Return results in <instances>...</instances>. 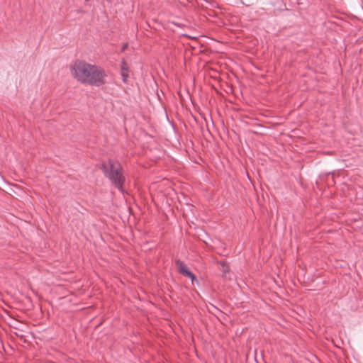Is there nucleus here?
<instances>
[{"mask_svg":"<svg viewBox=\"0 0 363 363\" xmlns=\"http://www.w3.org/2000/svg\"><path fill=\"white\" fill-rule=\"evenodd\" d=\"M72 77L82 84L101 86L106 83L107 74L101 67L84 60H77L70 67Z\"/></svg>","mask_w":363,"mask_h":363,"instance_id":"1","label":"nucleus"},{"mask_svg":"<svg viewBox=\"0 0 363 363\" xmlns=\"http://www.w3.org/2000/svg\"><path fill=\"white\" fill-rule=\"evenodd\" d=\"M104 176L120 191L123 192L125 177L121 163L115 160L108 159L101 165Z\"/></svg>","mask_w":363,"mask_h":363,"instance_id":"2","label":"nucleus"},{"mask_svg":"<svg viewBox=\"0 0 363 363\" xmlns=\"http://www.w3.org/2000/svg\"><path fill=\"white\" fill-rule=\"evenodd\" d=\"M175 264L178 268V271L180 274L186 276L192 279V281L195 279L194 274L189 270L186 265L180 259H177L175 261Z\"/></svg>","mask_w":363,"mask_h":363,"instance_id":"3","label":"nucleus"},{"mask_svg":"<svg viewBox=\"0 0 363 363\" xmlns=\"http://www.w3.org/2000/svg\"><path fill=\"white\" fill-rule=\"evenodd\" d=\"M121 74L123 78V81L126 82L129 77V67L124 59L121 62Z\"/></svg>","mask_w":363,"mask_h":363,"instance_id":"4","label":"nucleus"},{"mask_svg":"<svg viewBox=\"0 0 363 363\" xmlns=\"http://www.w3.org/2000/svg\"><path fill=\"white\" fill-rule=\"evenodd\" d=\"M127 48H128V44L127 43L124 44L121 49L122 52H124L127 49Z\"/></svg>","mask_w":363,"mask_h":363,"instance_id":"5","label":"nucleus"},{"mask_svg":"<svg viewBox=\"0 0 363 363\" xmlns=\"http://www.w3.org/2000/svg\"><path fill=\"white\" fill-rule=\"evenodd\" d=\"M228 267H227V269H225V270H224V273H225V272H228Z\"/></svg>","mask_w":363,"mask_h":363,"instance_id":"6","label":"nucleus"}]
</instances>
